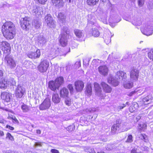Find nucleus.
<instances>
[{
	"label": "nucleus",
	"instance_id": "obj_1",
	"mask_svg": "<svg viewBox=\"0 0 153 153\" xmlns=\"http://www.w3.org/2000/svg\"><path fill=\"white\" fill-rule=\"evenodd\" d=\"M2 32L4 37L7 39H13L16 33L15 25L11 22H6L2 27Z\"/></svg>",
	"mask_w": 153,
	"mask_h": 153
},
{
	"label": "nucleus",
	"instance_id": "obj_2",
	"mask_svg": "<svg viewBox=\"0 0 153 153\" xmlns=\"http://www.w3.org/2000/svg\"><path fill=\"white\" fill-rule=\"evenodd\" d=\"M126 78V74L122 71L117 72L115 77L110 76L108 80V82L116 86L118 85L120 81Z\"/></svg>",
	"mask_w": 153,
	"mask_h": 153
},
{
	"label": "nucleus",
	"instance_id": "obj_3",
	"mask_svg": "<svg viewBox=\"0 0 153 153\" xmlns=\"http://www.w3.org/2000/svg\"><path fill=\"white\" fill-rule=\"evenodd\" d=\"M69 34V31L66 26H64L61 28V33L59 35V39L61 46L65 47L67 45Z\"/></svg>",
	"mask_w": 153,
	"mask_h": 153
},
{
	"label": "nucleus",
	"instance_id": "obj_4",
	"mask_svg": "<svg viewBox=\"0 0 153 153\" xmlns=\"http://www.w3.org/2000/svg\"><path fill=\"white\" fill-rule=\"evenodd\" d=\"M4 62L7 67L11 69H14L16 66V62L13 57L11 56H9V55L5 56Z\"/></svg>",
	"mask_w": 153,
	"mask_h": 153
},
{
	"label": "nucleus",
	"instance_id": "obj_5",
	"mask_svg": "<svg viewBox=\"0 0 153 153\" xmlns=\"http://www.w3.org/2000/svg\"><path fill=\"white\" fill-rule=\"evenodd\" d=\"M0 49L6 55H9L10 53L11 47L7 42L2 41L0 42Z\"/></svg>",
	"mask_w": 153,
	"mask_h": 153
},
{
	"label": "nucleus",
	"instance_id": "obj_6",
	"mask_svg": "<svg viewBox=\"0 0 153 153\" xmlns=\"http://www.w3.org/2000/svg\"><path fill=\"white\" fill-rule=\"evenodd\" d=\"M45 22L46 24L51 28H54L56 27V22L50 14L46 15L45 17Z\"/></svg>",
	"mask_w": 153,
	"mask_h": 153
},
{
	"label": "nucleus",
	"instance_id": "obj_7",
	"mask_svg": "<svg viewBox=\"0 0 153 153\" xmlns=\"http://www.w3.org/2000/svg\"><path fill=\"white\" fill-rule=\"evenodd\" d=\"M30 17H25L23 19V20L21 21V27L26 30H29L30 27Z\"/></svg>",
	"mask_w": 153,
	"mask_h": 153
},
{
	"label": "nucleus",
	"instance_id": "obj_8",
	"mask_svg": "<svg viewBox=\"0 0 153 153\" xmlns=\"http://www.w3.org/2000/svg\"><path fill=\"white\" fill-rule=\"evenodd\" d=\"M49 66V63L46 60H43L40 63L38 66L39 71L44 73L46 71Z\"/></svg>",
	"mask_w": 153,
	"mask_h": 153
},
{
	"label": "nucleus",
	"instance_id": "obj_9",
	"mask_svg": "<svg viewBox=\"0 0 153 153\" xmlns=\"http://www.w3.org/2000/svg\"><path fill=\"white\" fill-rule=\"evenodd\" d=\"M30 10L33 14L37 17L41 16V12H42V9L40 6L36 5H33Z\"/></svg>",
	"mask_w": 153,
	"mask_h": 153
},
{
	"label": "nucleus",
	"instance_id": "obj_10",
	"mask_svg": "<svg viewBox=\"0 0 153 153\" xmlns=\"http://www.w3.org/2000/svg\"><path fill=\"white\" fill-rule=\"evenodd\" d=\"M51 106L50 100L49 98H46L40 104L39 107L40 110H44L49 108Z\"/></svg>",
	"mask_w": 153,
	"mask_h": 153
},
{
	"label": "nucleus",
	"instance_id": "obj_11",
	"mask_svg": "<svg viewBox=\"0 0 153 153\" xmlns=\"http://www.w3.org/2000/svg\"><path fill=\"white\" fill-rule=\"evenodd\" d=\"M25 91V89L23 86L20 85H18L15 91L16 97L17 98H21L23 95Z\"/></svg>",
	"mask_w": 153,
	"mask_h": 153
},
{
	"label": "nucleus",
	"instance_id": "obj_12",
	"mask_svg": "<svg viewBox=\"0 0 153 153\" xmlns=\"http://www.w3.org/2000/svg\"><path fill=\"white\" fill-rule=\"evenodd\" d=\"M67 49L68 50V51L66 52H64L62 51L60 48H56V49H52L51 55L53 56H56L58 55H63L64 54L65 55L67 53L70 52V48H67Z\"/></svg>",
	"mask_w": 153,
	"mask_h": 153
},
{
	"label": "nucleus",
	"instance_id": "obj_13",
	"mask_svg": "<svg viewBox=\"0 0 153 153\" xmlns=\"http://www.w3.org/2000/svg\"><path fill=\"white\" fill-rule=\"evenodd\" d=\"M142 33L147 36L151 35L153 33V26L150 25H147L144 29H141Z\"/></svg>",
	"mask_w": 153,
	"mask_h": 153
},
{
	"label": "nucleus",
	"instance_id": "obj_14",
	"mask_svg": "<svg viewBox=\"0 0 153 153\" xmlns=\"http://www.w3.org/2000/svg\"><path fill=\"white\" fill-rule=\"evenodd\" d=\"M139 71L137 69L133 68L130 72V77L131 80L136 81L138 79Z\"/></svg>",
	"mask_w": 153,
	"mask_h": 153
},
{
	"label": "nucleus",
	"instance_id": "obj_15",
	"mask_svg": "<svg viewBox=\"0 0 153 153\" xmlns=\"http://www.w3.org/2000/svg\"><path fill=\"white\" fill-rule=\"evenodd\" d=\"M94 87L95 94L100 97L101 98H103L104 96L102 94L101 88L97 82L94 83Z\"/></svg>",
	"mask_w": 153,
	"mask_h": 153
},
{
	"label": "nucleus",
	"instance_id": "obj_16",
	"mask_svg": "<svg viewBox=\"0 0 153 153\" xmlns=\"http://www.w3.org/2000/svg\"><path fill=\"white\" fill-rule=\"evenodd\" d=\"M1 97V99L6 102H10L12 97L10 93L6 92L2 93Z\"/></svg>",
	"mask_w": 153,
	"mask_h": 153
},
{
	"label": "nucleus",
	"instance_id": "obj_17",
	"mask_svg": "<svg viewBox=\"0 0 153 153\" xmlns=\"http://www.w3.org/2000/svg\"><path fill=\"white\" fill-rule=\"evenodd\" d=\"M98 71L100 74L103 76H106L108 74V69L107 66L103 65L98 67Z\"/></svg>",
	"mask_w": 153,
	"mask_h": 153
},
{
	"label": "nucleus",
	"instance_id": "obj_18",
	"mask_svg": "<svg viewBox=\"0 0 153 153\" xmlns=\"http://www.w3.org/2000/svg\"><path fill=\"white\" fill-rule=\"evenodd\" d=\"M59 94L61 97L66 98L68 97V90L66 88H63L60 90Z\"/></svg>",
	"mask_w": 153,
	"mask_h": 153
},
{
	"label": "nucleus",
	"instance_id": "obj_19",
	"mask_svg": "<svg viewBox=\"0 0 153 153\" xmlns=\"http://www.w3.org/2000/svg\"><path fill=\"white\" fill-rule=\"evenodd\" d=\"M13 84L11 82L10 83L9 81L8 82L7 79L4 78L0 82V87L1 88H5L8 85H10Z\"/></svg>",
	"mask_w": 153,
	"mask_h": 153
},
{
	"label": "nucleus",
	"instance_id": "obj_20",
	"mask_svg": "<svg viewBox=\"0 0 153 153\" xmlns=\"http://www.w3.org/2000/svg\"><path fill=\"white\" fill-rule=\"evenodd\" d=\"M101 84L105 92L107 93H110L112 91V88L108 84L104 82H102Z\"/></svg>",
	"mask_w": 153,
	"mask_h": 153
},
{
	"label": "nucleus",
	"instance_id": "obj_21",
	"mask_svg": "<svg viewBox=\"0 0 153 153\" xmlns=\"http://www.w3.org/2000/svg\"><path fill=\"white\" fill-rule=\"evenodd\" d=\"M52 100L53 102L55 104L59 103L60 101L61 98L58 94L54 93L52 96Z\"/></svg>",
	"mask_w": 153,
	"mask_h": 153
},
{
	"label": "nucleus",
	"instance_id": "obj_22",
	"mask_svg": "<svg viewBox=\"0 0 153 153\" xmlns=\"http://www.w3.org/2000/svg\"><path fill=\"white\" fill-rule=\"evenodd\" d=\"M53 81H51L48 83V87L51 90L55 91L56 89H58L59 87Z\"/></svg>",
	"mask_w": 153,
	"mask_h": 153
},
{
	"label": "nucleus",
	"instance_id": "obj_23",
	"mask_svg": "<svg viewBox=\"0 0 153 153\" xmlns=\"http://www.w3.org/2000/svg\"><path fill=\"white\" fill-rule=\"evenodd\" d=\"M143 101L145 105L149 104L153 102V97L151 95L147 96L143 99Z\"/></svg>",
	"mask_w": 153,
	"mask_h": 153
},
{
	"label": "nucleus",
	"instance_id": "obj_24",
	"mask_svg": "<svg viewBox=\"0 0 153 153\" xmlns=\"http://www.w3.org/2000/svg\"><path fill=\"white\" fill-rule=\"evenodd\" d=\"M53 5L59 9L62 7L63 6V3L62 0H51Z\"/></svg>",
	"mask_w": 153,
	"mask_h": 153
},
{
	"label": "nucleus",
	"instance_id": "obj_25",
	"mask_svg": "<svg viewBox=\"0 0 153 153\" xmlns=\"http://www.w3.org/2000/svg\"><path fill=\"white\" fill-rule=\"evenodd\" d=\"M92 92L91 85V84H88L85 87V93L88 96H91Z\"/></svg>",
	"mask_w": 153,
	"mask_h": 153
},
{
	"label": "nucleus",
	"instance_id": "obj_26",
	"mask_svg": "<svg viewBox=\"0 0 153 153\" xmlns=\"http://www.w3.org/2000/svg\"><path fill=\"white\" fill-rule=\"evenodd\" d=\"M77 40L80 41H84V34L83 31L81 30L77 31Z\"/></svg>",
	"mask_w": 153,
	"mask_h": 153
},
{
	"label": "nucleus",
	"instance_id": "obj_27",
	"mask_svg": "<svg viewBox=\"0 0 153 153\" xmlns=\"http://www.w3.org/2000/svg\"><path fill=\"white\" fill-rule=\"evenodd\" d=\"M57 17L59 22L60 23H62L64 25L65 22L66 18V16L64 14L62 13H60L58 14Z\"/></svg>",
	"mask_w": 153,
	"mask_h": 153
},
{
	"label": "nucleus",
	"instance_id": "obj_28",
	"mask_svg": "<svg viewBox=\"0 0 153 153\" xmlns=\"http://www.w3.org/2000/svg\"><path fill=\"white\" fill-rule=\"evenodd\" d=\"M25 71L23 70L22 68L20 66H17L16 70L15 72L19 76H21L24 74Z\"/></svg>",
	"mask_w": 153,
	"mask_h": 153
},
{
	"label": "nucleus",
	"instance_id": "obj_29",
	"mask_svg": "<svg viewBox=\"0 0 153 153\" xmlns=\"http://www.w3.org/2000/svg\"><path fill=\"white\" fill-rule=\"evenodd\" d=\"M38 43L40 45H42L46 42V39L43 37L42 35H39L38 37Z\"/></svg>",
	"mask_w": 153,
	"mask_h": 153
},
{
	"label": "nucleus",
	"instance_id": "obj_30",
	"mask_svg": "<svg viewBox=\"0 0 153 153\" xmlns=\"http://www.w3.org/2000/svg\"><path fill=\"white\" fill-rule=\"evenodd\" d=\"M84 86V83L82 81L80 80L77 81V92L82 91Z\"/></svg>",
	"mask_w": 153,
	"mask_h": 153
},
{
	"label": "nucleus",
	"instance_id": "obj_31",
	"mask_svg": "<svg viewBox=\"0 0 153 153\" xmlns=\"http://www.w3.org/2000/svg\"><path fill=\"white\" fill-rule=\"evenodd\" d=\"M63 81L64 79L62 77H59L56 78L54 81L59 88L63 83Z\"/></svg>",
	"mask_w": 153,
	"mask_h": 153
},
{
	"label": "nucleus",
	"instance_id": "obj_32",
	"mask_svg": "<svg viewBox=\"0 0 153 153\" xmlns=\"http://www.w3.org/2000/svg\"><path fill=\"white\" fill-rule=\"evenodd\" d=\"M21 108L23 112L26 113L28 112L30 110V106L23 103L21 106Z\"/></svg>",
	"mask_w": 153,
	"mask_h": 153
},
{
	"label": "nucleus",
	"instance_id": "obj_33",
	"mask_svg": "<svg viewBox=\"0 0 153 153\" xmlns=\"http://www.w3.org/2000/svg\"><path fill=\"white\" fill-rule=\"evenodd\" d=\"M33 24L36 28H38L41 25V22L38 17H36V19H34Z\"/></svg>",
	"mask_w": 153,
	"mask_h": 153
},
{
	"label": "nucleus",
	"instance_id": "obj_34",
	"mask_svg": "<svg viewBox=\"0 0 153 153\" xmlns=\"http://www.w3.org/2000/svg\"><path fill=\"white\" fill-rule=\"evenodd\" d=\"M91 34L94 37H97L100 35V32L97 28H94L92 29Z\"/></svg>",
	"mask_w": 153,
	"mask_h": 153
},
{
	"label": "nucleus",
	"instance_id": "obj_35",
	"mask_svg": "<svg viewBox=\"0 0 153 153\" xmlns=\"http://www.w3.org/2000/svg\"><path fill=\"white\" fill-rule=\"evenodd\" d=\"M99 0H87V4L89 5L93 6L96 4L98 2Z\"/></svg>",
	"mask_w": 153,
	"mask_h": 153
},
{
	"label": "nucleus",
	"instance_id": "obj_36",
	"mask_svg": "<svg viewBox=\"0 0 153 153\" xmlns=\"http://www.w3.org/2000/svg\"><path fill=\"white\" fill-rule=\"evenodd\" d=\"M84 150L85 152L89 153H96L94 149L88 147H85L84 148Z\"/></svg>",
	"mask_w": 153,
	"mask_h": 153
},
{
	"label": "nucleus",
	"instance_id": "obj_37",
	"mask_svg": "<svg viewBox=\"0 0 153 153\" xmlns=\"http://www.w3.org/2000/svg\"><path fill=\"white\" fill-rule=\"evenodd\" d=\"M124 87L126 88H131L133 85V83L131 82H129L124 84Z\"/></svg>",
	"mask_w": 153,
	"mask_h": 153
},
{
	"label": "nucleus",
	"instance_id": "obj_38",
	"mask_svg": "<svg viewBox=\"0 0 153 153\" xmlns=\"http://www.w3.org/2000/svg\"><path fill=\"white\" fill-rule=\"evenodd\" d=\"M138 127L139 129L144 131L146 129V125L144 123L140 124L138 125Z\"/></svg>",
	"mask_w": 153,
	"mask_h": 153
},
{
	"label": "nucleus",
	"instance_id": "obj_39",
	"mask_svg": "<svg viewBox=\"0 0 153 153\" xmlns=\"http://www.w3.org/2000/svg\"><path fill=\"white\" fill-rule=\"evenodd\" d=\"M119 126L117 124H114L112 127L111 128V131L112 133H114L119 128Z\"/></svg>",
	"mask_w": 153,
	"mask_h": 153
},
{
	"label": "nucleus",
	"instance_id": "obj_40",
	"mask_svg": "<svg viewBox=\"0 0 153 153\" xmlns=\"http://www.w3.org/2000/svg\"><path fill=\"white\" fill-rule=\"evenodd\" d=\"M27 56L29 58L35 59L34 53L32 51H29L27 54Z\"/></svg>",
	"mask_w": 153,
	"mask_h": 153
},
{
	"label": "nucleus",
	"instance_id": "obj_41",
	"mask_svg": "<svg viewBox=\"0 0 153 153\" xmlns=\"http://www.w3.org/2000/svg\"><path fill=\"white\" fill-rule=\"evenodd\" d=\"M34 53V55L35 57V59L39 58L40 56V52L39 49H37L36 52H33Z\"/></svg>",
	"mask_w": 153,
	"mask_h": 153
},
{
	"label": "nucleus",
	"instance_id": "obj_42",
	"mask_svg": "<svg viewBox=\"0 0 153 153\" xmlns=\"http://www.w3.org/2000/svg\"><path fill=\"white\" fill-rule=\"evenodd\" d=\"M148 56L149 59L153 61V49H152L149 52Z\"/></svg>",
	"mask_w": 153,
	"mask_h": 153
},
{
	"label": "nucleus",
	"instance_id": "obj_43",
	"mask_svg": "<svg viewBox=\"0 0 153 153\" xmlns=\"http://www.w3.org/2000/svg\"><path fill=\"white\" fill-rule=\"evenodd\" d=\"M6 138H8L9 140L11 141H13L14 140L13 137L12 136L11 134L9 132H7L6 134Z\"/></svg>",
	"mask_w": 153,
	"mask_h": 153
},
{
	"label": "nucleus",
	"instance_id": "obj_44",
	"mask_svg": "<svg viewBox=\"0 0 153 153\" xmlns=\"http://www.w3.org/2000/svg\"><path fill=\"white\" fill-rule=\"evenodd\" d=\"M132 141V136L131 135H130L128 136L127 139L126 141V142L128 143H131Z\"/></svg>",
	"mask_w": 153,
	"mask_h": 153
},
{
	"label": "nucleus",
	"instance_id": "obj_45",
	"mask_svg": "<svg viewBox=\"0 0 153 153\" xmlns=\"http://www.w3.org/2000/svg\"><path fill=\"white\" fill-rule=\"evenodd\" d=\"M75 126L73 125H71L68 126L67 128L68 131H72L75 128Z\"/></svg>",
	"mask_w": 153,
	"mask_h": 153
},
{
	"label": "nucleus",
	"instance_id": "obj_46",
	"mask_svg": "<svg viewBox=\"0 0 153 153\" xmlns=\"http://www.w3.org/2000/svg\"><path fill=\"white\" fill-rule=\"evenodd\" d=\"M68 88L70 90V93H72L73 91V87L72 85L69 84L68 86Z\"/></svg>",
	"mask_w": 153,
	"mask_h": 153
},
{
	"label": "nucleus",
	"instance_id": "obj_47",
	"mask_svg": "<svg viewBox=\"0 0 153 153\" xmlns=\"http://www.w3.org/2000/svg\"><path fill=\"white\" fill-rule=\"evenodd\" d=\"M138 92V90H135L134 91H132V92L129 93L128 95L130 96H131L135 94H138L137 93Z\"/></svg>",
	"mask_w": 153,
	"mask_h": 153
},
{
	"label": "nucleus",
	"instance_id": "obj_48",
	"mask_svg": "<svg viewBox=\"0 0 153 153\" xmlns=\"http://www.w3.org/2000/svg\"><path fill=\"white\" fill-rule=\"evenodd\" d=\"M87 111L91 113L94 112L96 111V109L95 108H90L87 109Z\"/></svg>",
	"mask_w": 153,
	"mask_h": 153
},
{
	"label": "nucleus",
	"instance_id": "obj_49",
	"mask_svg": "<svg viewBox=\"0 0 153 153\" xmlns=\"http://www.w3.org/2000/svg\"><path fill=\"white\" fill-rule=\"evenodd\" d=\"M51 152L52 153H60L58 150L55 149H51Z\"/></svg>",
	"mask_w": 153,
	"mask_h": 153
},
{
	"label": "nucleus",
	"instance_id": "obj_50",
	"mask_svg": "<svg viewBox=\"0 0 153 153\" xmlns=\"http://www.w3.org/2000/svg\"><path fill=\"white\" fill-rule=\"evenodd\" d=\"M144 0H138V4L141 7L143 5V4Z\"/></svg>",
	"mask_w": 153,
	"mask_h": 153
},
{
	"label": "nucleus",
	"instance_id": "obj_51",
	"mask_svg": "<svg viewBox=\"0 0 153 153\" xmlns=\"http://www.w3.org/2000/svg\"><path fill=\"white\" fill-rule=\"evenodd\" d=\"M131 153H143L141 152H137V149H133L131 151Z\"/></svg>",
	"mask_w": 153,
	"mask_h": 153
},
{
	"label": "nucleus",
	"instance_id": "obj_52",
	"mask_svg": "<svg viewBox=\"0 0 153 153\" xmlns=\"http://www.w3.org/2000/svg\"><path fill=\"white\" fill-rule=\"evenodd\" d=\"M39 2L42 4H44L47 1V0H38Z\"/></svg>",
	"mask_w": 153,
	"mask_h": 153
},
{
	"label": "nucleus",
	"instance_id": "obj_53",
	"mask_svg": "<svg viewBox=\"0 0 153 153\" xmlns=\"http://www.w3.org/2000/svg\"><path fill=\"white\" fill-rule=\"evenodd\" d=\"M4 72L0 70V79H2L3 76Z\"/></svg>",
	"mask_w": 153,
	"mask_h": 153
},
{
	"label": "nucleus",
	"instance_id": "obj_54",
	"mask_svg": "<svg viewBox=\"0 0 153 153\" xmlns=\"http://www.w3.org/2000/svg\"><path fill=\"white\" fill-rule=\"evenodd\" d=\"M65 103L66 105L68 106L70 105L71 104V102L70 101H69L68 100H65Z\"/></svg>",
	"mask_w": 153,
	"mask_h": 153
},
{
	"label": "nucleus",
	"instance_id": "obj_55",
	"mask_svg": "<svg viewBox=\"0 0 153 153\" xmlns=\"http://www.w3.org/2000/svg\"><path fill=\"white\" fill-rule=\"evenodd\" d=\"M6 128H8L10 129L11 130H13L14 129V128L12 126H10L7 125L6 126Z\"/></svg>",
	"mask_w": 153,
	"mask_h": 153
},
{
	"label": "nucleus",
	"instance_id": "obj_56",
	"mask_svg": "<svg viewBox=\"0 0 153 153\" xmlns=\"http://www.w3.org/2000/svg\"><path fill=\"white\" fill-rule=\"evenodd\" d=\"M35 145L36 146H41L42 144L40 142H36L35 143Z\"/></svg>",
	"mask_w": 153,
	"mask_h": 153
},
{
	"label": "nucleus",
	"instance_id": "obj_57",
	"mask_svg": "<svg viewBox=\"0 0 153 153\" xmlns=\"http://www.w3.org/2000/svg\"><path fill=\"white\" fill-rule=\"evenodd\" d=\"M121 121L120 120L117 119L116 121V124H117L118 125H119V124L121 123Z\"/></svg>",
	"mask_w": 153,
	"mask_h": 153
},
{
	"label": "nucleus",
	"instance_id": "obj_58",
	"mask_svg": "<svg viewBox=\"0 0 153 153\" xmlns=\"http://www.w3.org/2000/svg\"><path fill=\"white\" fill-rule=\"evenodd\" d=\"M78 73L80 75L83 74H84V71L82 70H78Z\"/></svg>",
	"mask_w": 153,
	"mask_h": 153
},
{
	"label": "nucleus",
	"instance_id": "obj_59",
	"mask_svg": "<svg viewBox=\"0 0 153 153\" xmlns=\"http://www.w3.org/2000/svg\"><path fill=\"white\" fill-rule=\"evenodd\" d=\"M143 137V138L142 140L146 142V141L147 140V137L146 135L144 134Z\"/></svg>",
	"mask_w": 153,
	"mask_h": 153
},
{
	"label": "nucleus",
	"instance_id": "obj_60",
	"mask_svg": "<svg viewBox=\"0 0 153 153\" xmlns=\"http://www.w3.org/2000/svg\"><path fill=\"white\" fill-rule=\"evenodd\" d=\"M126 106V105H125V104H123L122 105L120 106H119V107L120 109H122L123 108L125 107Z\"/></svg>",
	"mask_w": 153,
	"mask_h": 153
},
{
	"label": "nucleus",
	"instance_id": "obj_61",
	"mask_svg": "<svg viewBox=\"0 0 153 153\" xmlns=\"http://www.w3.org/2000/svg\"><path fill=\"white\" fill-rule=\"evenodd\" d=\"M4 135V132L3 131L0 130V136H3Z\"/></svg>",
	"mask_w": 153,
	"mask_h": 153
},
{
	"label": "nucleus",
	"instance_id": "obj_62",
	"mask_svg": "<svg viewBox=\"0 0 153 153\" xmlns=\"http://www.w3.org/2000/svg\"><path fill=\"white\" fill-rule=\"evenodd\" d=\"M144 134H141L140 136H139V138L142 140L143 139V135H144Z\"/></svg>",
	"mask_w": 153,
	"mask_h": 153
},
{
	"label": "nucleus",
	"instance_id": "obj_63",
	"mask_svg": "<svg viewBox=\"0 0 153 153\" xmlns=\"http://www.w3.org/2000/svg\"><path fill=\"white\" fill-rule=\"evenodd\" d=\"M0 123H4V120L3 119L0 118Z\"/></svg>",
	"mask_w": 153,
	"mask_h": 153
},
{
	"label": "nucleus",
	"instance_id": "obj_64",
	"mask_svg": "<svg viewBox=\"0 0 153 153\" xmlns=\"http://www.w3.org/2000/svg\"><path fill=\"white\" fill-rule=\"evenodd\" d=\"M36 132L37 133L39 134H40L41 133V131L40 130H36Z\"/></svg>",
	"mask_w": 153,
	"mask_h": 153
}]
</instances>
